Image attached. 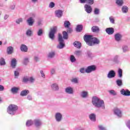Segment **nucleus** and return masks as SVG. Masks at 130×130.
<instances>
[{"mask_svg": "<svg viewBox=\"0 0 130 130\" xmlns=\"http://www.w3.org/2000/svg\"><path fill=\"white\" fill-rule=\"evenodd\" d=\"M71 82L73 84H79V78L78 77L73 78Z\"/></svg>", "mask_w": 130, "mask_h": 130, "instance_id": "obj_33", "label": "nucleus"}, {"mask_svg": "<svg viewBox=\"0 0 130 130\" xmlns=\"http://www.w3.org/2000/svg\"><path fill=\"white\" fill-rule=\"evenodd\" d=\"M84 10L87 14H91L92 13V9L91 6L86 4L84 5Z\"/></svg>", "mask_w": 130, "mask_h": 130, "instance_id": "obj_12", "label": "nucleus"}, {"mask_svg": "<svg viewBox=\"0 0 130 130\" xmlns=\"http://www.w3.org/2000/svg\"><path fill=\"white\" fill-rule=\"evenodd\" d=\"M116 4L119 7H121L123 5V0H116Z\"/></svg>", "mask_w": 130, "mask_h": 130, "instance_id": "obj_40", "label": "nucleus"}, {"mask_svg": "<svg viewBox=\"0 0 130 130\" xmlns=\"http://www.w3.org/2000/svg\"><path fill=\"white\" fill-rule=\"evenodd\" d=\"M93 13L94 15H99L100 14V10L98 8H94Z\"/></svg>", "mask_w": 130, "mask_h": 130, "instance_id": "obj_49", "label": "nucleus"}, {"mask_svg": "<svg viewBox=\"0 0 130 130\" xmlns=\"http://www.w3.org/2000/svg\"><path fill=\"white\" fill-rule=\"evenodd\" d=\"M37 34L38 36L40 37L43 35V29L42 28H40L37 31Z\"/></svg>", "mask_w": 130, "mask_h": 130, "instance_id": "obj_35", "label": "nucleus"}, {"mask_svg": "<svg viewBox=\"0 0 130 130\" xmlns=\"http://www.w3.org/2000/svg\"><path fill=\"white\" fill-rule=\"evenodd\" d=\"M121 12L123 14H127L128 13V7L126 6H123L121 8Z\"/></svg>", "mask_w": 130, "mask_h": 130, "instance_id": "obj_23", "label": "nucleus"}, {"mask_svg": "<svg viewBox=\"0 0 130 130\" xmlns=\"http://www.w3.org/2000/svg\"><path fill=\"white\" fill-rule=\"evenodd\" d=\"M92 38L93 36L91 35H85L84 37V41H85L87 45H89V46H90V45H92L91 42H92Z\"/></svg>", "mask_w": 130, "mask_h": 130, "instance_id": "obj_5", "label": "nucleus"}, {"mask_svg": "<svg viewBox=\"0 0 130 130\" xmlns=\"http://www.w3.org/2000/svg\"><path fill=\"white\" fill-rule=\"evenodd\" d=\"M20 50L22 52H27L28 47L24 44H22L20 46Z\"/></svg>", "mask_w": 130, "mask_h": 130, "instance_id": "obj_20", "label": "nucleus"}, {"mask_svg": "<svg viewBox=\"0 0 130 130\" xmlns=\"http://www.w3.org/2000/svg\"><path fill=\"white\" fill-rule=\"evenodd\" d=\"M28 82L29 83H34V82H35V78L34 77L31 76L30 77H28Z\"/></svg>", "mask_w": 130, "mask_h": 130, "instance_id": "obj_48", "label": "nucleus"}, {"mask_svg": "<svg viewBox=\"0 0 130 130\" xmlns=\"http://www.w3.org/2000/svg\"><path fill=\"white\" fill-rule=\"evenodd\" d=\"M74 54H75V55H76L77 56H81V55H82V51H75L74 52Z\"/></svg>", "mask_w": 130, "mask_h": 130, "instance_id": "obj_46", "label": "nucleus"}, {"mask_svg": "<svg viewBox=\"0 0 130 130\" xmlns=\"http://www.w3.org/2000/svg\"><path fill=\"white\" fill-rule=\"evenodd\" d=\"M109 94H110V95H112V96H116V95H117V93L116 92V91H115V90L112 89V90H110L108 91Z\"/></svg>", "mask_w": 130, "mask_h": 130, "instance_id": "obj_41", "label": "nucleus"}, {"mask_svg": "<svg viewBox=\"0 0 130 130\" xmlns=\"http://www.w3.org/2000/svg\"><path fill=\"white\" fill-rule=\"evenodd\" d=\"M86 4H88V5H93V4H94V0H86Z\"/></svg>", "mask_w": 130, "mask_h": 130, "instance_id": "obj_54", "label": "nucleus"}, {"mask_svg": "<svg viewBox=\"0 0 130 130\" xmlns=\"http://www.w3.org/2000/svg\"><path fill=\"white\" fill-rule=\"evenodd\" d=\"M50 74L51 75V76H53V75L55 74V70L54 69V68H52L50 70Z\"/></svg>", "mask_w": 130, "mask_h": 130, "instance_id": "obj_53", "label": "nucleus"}, {"mask_svg": "<svg viewBox=\"0 0 130 130\" xmlns=\"http://www.w3.org/2000/svg\"><path fill=\"white\" fill-rule=\"evenodd\" d=\"M11 66L12 69L16 68V66H17V60L16 58H13L11 60Z\"/></svg>", "mask_w": 130, "mask_h": 130, "instance_id": "obj_24", "label": "nucleus"}, {"mask_svg": "<svg viewBox=\"0 0 130 130\" xmlns=\"http://www.w3.org/2000/svg\"><path fill=\"white\" fill-rule=\"evenodd\" d=\"M30 93V91L27 89H24L21 91L20 92V96H22L24 97V96H27L28 94Z\"/></svg>", "mask_w": 130, "mask_h": 130, "instance_id": "obj_25", "label": "nucleus"}, {"mask_svg": "<svg viewBox=\"0 0 130 130\" xmlns=\"http://www.w3.org/2000/svg\"><path fill=\"white\" fill-rule=\"evenodd\" d=\"M55 55V52L54 51H52L49 53L48 54V57L49 58H53Z\"/></svg>", "mask_w": 130, "mask_h": 130, "instance_id": "obj_30", "label": "nucleus"}, {"mask_svg": "<svg viewBox=\"0 0 130 130\" xmlns=\"http://www.w3.org/2000/svg\"><path fill=\"white\" fill-rule=\"evenodd\" d=\"M82 30H83V25L82 24L77 25L76 27V31L77 32H81Z\"/></svg>", "mask_w": 130, "mask_h": 130, "instance_id": "obj_34", "label": "nucleus"}, {"mask_svg": "<svg viewBox=\"0 0 130 130\" xmlns=\"http://www.w3.org/2000/svg\"><path fill=\"white\" fill-rule=\"evenodd\" d=\"M99 128L100 130H106V128L104 127L102 125H99Z\"/></svg>", "mask_w": 130, "mask_h": 130, "instance_id": "obj_60", "label": "nucleus"}, {"mask_svg": "<svg viewBox=\"0 0 130 130\" xmlns=\"http://www.w3.org/2000/svg\"><path fill=\"white\" fill-rule=\"evenodd\" d=\"M40 74L41 75L42 78H43V79H45V74H44V72H43V71H41Z\"/></svg>", "mask_w": 130, "mask_h": 130, "instance_id": "obj_57", "label": "nucleus"}, {"mask_svg": "<svg viewBox=\"0 0 130 130\" xmlns=\"http://www.w3.org/2000/svg\"><path fill=\"white\" fill-rule=\"evenodd\" d=\"M122 69L119 68L117 71L118 73V77L119 78H122Z\"/></svg>", "mask_w": 130, "mask_h": 130, "instance_id": "obj_39", "label": "nucleus"}, {"mask_svg": "<svg viewBox=\"0 0 130 130\" xmlns=\"http://www.w3.org/2000/svg\"><path fill=\"white\" fill-rule=\"evenodd\" d=\"M16 24H18V25H20L21 23H23V18H19L16 20Z\"/></svg>", "mask_w": 130, "mask_h": 130, "instance_id": "obj_47", "label": "nucleus"}, {"mask_svg": "<svg viewBox=\"0 0 130 130\" xmlns=\"http://www.w3.org/2000/svg\"><path fill=\"white\" fill-rule=\"evenodd\" d=\"M100 43V40L97 39V38H95L92 37V39L91 40V44L90 46H94V45H97Z\"/></svg>", "mask_w": 130, "mask_h": 130, "instance_id": "obj_10", "label": "nucleus"}, {"mask_svg": "<svg viewBox=\"0 0 130 130\" xmlns=\"http://www.w3.org/2000/svg\"><path fill=\"white\" fill-rule=\"evenodd\" d=\"M20 88L17 87H13L11 88V91L13 94H17L19 92Z\"/></svg>", "mask_w": 130, "mask_h": 130, "instance_id": "obj_26", "label": "nucleus"}, {"mask_svg": "<svg viewBox=\"0 0 130 130\" xmlns=\"http://www.w3.org/2000/svg\"><path fill=\"white\" fill-rule=\"evenodd\" d=\"M65 92L69 95H73L74 94V88L69 86L65 88Z\"/></svg>", "mask_w": 130, "mask_h": 130, "instance_id": "obj_9", "label": "nucleus"}, {"mask_svg": "<svg viewBox=\"0 0 130 130\" xmlns=\"http://www.w3.org/2000/svg\"><path fill=\"white\" fill-rule=\"evenodd\" d=\"M97 70V67L95 65H91L85 69V73L87 74H90L92 73V72H95Z\"/></svg>", "mask_w": 130, "mask_h": 130, "instance_id": "obj_7", "label": "nucleus"}, {"mask_svg": "<svg viewBox=\"0 0 130 130\" xmlns=\"http://www.w3.org/2000/svg\"><path fill=\"white\" fill-rule=\"evenodd\" d=\"M109 20H110V23H111L112 24H114V18H113V17L111 16L109 17Z\"/></svg>", "mask_w": 130, "mask_h": 130, "instance_id": "obj_55", "label": "nucleus"}, {"mask_svg": "<svg viewBox=\"0 0 130 130\" xmlns=\"http://www.w3.org/2000/svg\"><path fill=\"white\" fill-rule=\"evenodd\" d=\"M55 7V3L54 2H50L49 4V8L50 9H53Z\"/></svg>", "mask_w": 130, "mask_h": 130, "instance_id": "obj_51", "label": "nucleus"}, {"mask_svg": "<svg viewBox=\"0 0 130 130\" xmlns=\"http://www.w3.org/2000/svg\"><path fill=\"white\" fill-rule=\"evenodd\" d=\"M87 55L90 58H92V57H93V54H92L91 52H88Z\"/></svg>", "mask_w": 130, "mask_h": 130, "instance_id": "obj_61", "label": "nucleus"}, {"mask_svg": "<svg viewBox=\"0 0 130 130\" xmlns=\"http://www.w3.org/2000/svg\"><path fill=\"white\" fill-rule=\"evenodd\" d=\"M80 72L81 74H84L85 73V72H86V70H85V68H81L80 70Z\"/></svg>", "mask_w": 130, "mask_h": 130, "instance_id": "obj_62", "label": "nucleus"}, {"mask_svg": "<svg viewBox=\"0 0 130 130\" xmlns=\"http://www.w3.org/2000/svg\"><path fill=\"white\" fill-rule=\"evenodd\" d=\"M18 110V106L15 105H10L7 108V113L10 115H15Z\"/></svg>", "mask_w": 130, "mask_h": 130, "instance_id": "obj_2", "label": "nucleus"}, {"mask_svg": "<svg viewBox=\"0 0 130 130\" xmlns=\"http://www.w3.org/2000/svg\"><path fill=\"white\" fill-rule=\"evenodd\" d=\"M62 34L63 39H68V38H69V35H68V32H67V31H63L62 32Z\"/></svg>", "mask_w": 130, "mask_h": 130, "instance_id": "obj_45", "label": "nucleus"}, {"mask_svg": "<svg viewBox=\"0 0 130 130\" xmlns=\"http://www.w3.org/2000/svg\"><path fill=\"white\" fill-rule=\"evenodd\" d=\"M15 8L16 6L15 5H12L10 6V9H11V10H15Z\"/></svg>", "mask_w": 130, "mask_h": 130, "instance_id": "obj_63", "label": "nucleus"}, {"mask_svg": "<svg viewBox=\"0 0 130 130\" xmlns=\"http://www.w3.org/2000/svg\"><path fill=\"white\" fill-rule=\"evenodd\" d=\"M70 26H71V22L68 20H66L64 22V27H65V28H69Z\"/></svg>", "mask_w": 130, "mask_h": 130, "instance_id": "obj_42", "label": "nucleus"}, {"mask_svg": "<svg viewBox=\"0 0 130 130\" xmlns=\"http://www.w3.org/2000/svg\"><path fill=\"white\" fill-rule=\"evenodd\" d=\"M26 99H27V100H29V101H32V100H33L32 96H31L30 95H28L26 97Z\"/></svg>", "mask_w": 130, "mask_h": 130, "instance_id": "obj_58", "label": "nucleus"}, {"mask_svg": "<svg viewBox=\"0 0 130 130\" xmlns=\"http://www.w3.org/2000/svg\"><path fill=\"white\" fill-rule=\"evenodd\" d=\"M56 31H57V27L56 26H54L50 29L49 33V38L51 40H54V38H55V34L56 33Z\"/></svg>", "mask_w": 130, "mask_h": 130, "instance_id": "obj_4", "label": "nucleus"}, {"mask_svg": "<svg viewBox=\"0 0 130 130\" xmlns=\"http://www.w3.org/2000/svg\"><path fill=\"white\" fill-rule=\"evenodd\" d=\"M92 32H98L99 31V27L97 26H93L91 28Z\"/></svg>", "mask_w": 130, "mask_h": 130, "instance_id": "obj_44", "label": "nucleus"}, {"mask_svg": "<svg viewBox=\"0 0 130 130\" xmlns=\"http://www.w3.org/2000/svg\"><path fill=\"white\" fill-rule=\"evenodd\" d=\"M26 22L28 26H33V24L35 23V19H32V17H29L26 20Z\"/></svg>", "mask_w": 130, "mask_h": 130, "instance_id": "obj_19", "label": "nucleus"}, {"mask_svg": "<svg viewBox=\"0 0 130 130\" xmlns=\"http://www.w3.org/2000/svg\"><path fill=\"white\" fill-rule=\"evenodd\" d=\"M120 93L123 96H130V91L128 89H122L120 90Z\"/></svg>", "mask_w": 130, "mask_h": 130, "instance_id": "obj_14", "label": "nucleus"}, {"mask_svg": "<svg viewBox=\"0 0 130 130\" xmlns=\"http://www.w3.org/2000/svg\"><path fill=\"white\" fill-rule=\"evenodd\" d=\"M114 39L116 42H120L122 39V35L120 33H117L114 35Z\"/></svg>", "mask_w": 130, "mask_h": 130, "instance_id": "obj_11", "label": "nucleus"}, {"mask_svg": "<svg viewBox=\"0 0 130 130\" xmlns=\"http://www.w3.org/2000/svg\"><path fill=\"white\" fill-rule=\"evenodd\" d=\"M63 14V11L60 10H56L55 12V15L57 18H61Z\"/></svg>", "mask_w": 130, "mask_h": 130, "instance_id": "obj_15", "label": "nucleus"}, {"mask_svg": "<svg viewBox=\"0 0 130 130\" xmlns=\"http://www.w3.org/2000/svg\"><path fill=\"white\" fill-rule=\"evenodd\" d=\"M116 84L118 87H121L122 85V80L121 79H118L116 81Z\"/></svg>", "mask_w": 130, "mask_h": 130, "instance_id": "obj_43", "label": "nucleus"}, {"mask_svg": "<svg viewBox=\"0 0 130 130\" xmlns=\"http://www.w3.org/2000/svg\"><path fill=\"white\" fill-rule=\"evenodd\" d=\"M119 58V56L117 55H115L113 58V61L115 62V63H119V60H118Z\"/></svg>", "mask_w": 130, "mask_h": 130, "instance_id": "obj_32", "label": "nucleus"}, {"mask_svg": "<svg viewBox=\"0 0 130 130\" xmlns=\"http://www.w3.org/2000/svg\"><path fill=\"white\" fill-rule=\"evenodd\" d=\"M29 58L28 57H25L23 58V63L25 66H27L29 63Z\"/></svg>", "mask_w": 130, "mask_h": 130, "instance_id": "obj_36", "label": "nucleus"}, {"mask_svg": "<svg viewBox=\"0 0 130 130\" xmlns=\"http://www.w3.org/2000/svg\"><path fill=\"white\" fill-rule=\"evenodd\" d=\"M76 60V57H75V56H74V55H71L70 56V61H71V62H75Z\"/></svg>", "mask_w": 130, "mask_h": 130, "instance_id": "obj_50", "label": "nucleus"}, {"mask_svg": "<svg viewBox=\"0 0 130 130\" xmlns=\"http://www.w3.org/2000/svg\"><path fill=\"white\" fill-rule=\"evenodd\" d=\"M14 52V47L12 46H9L7 49V53L11 55Z\"/></svg>", "mask_w": 130, "mask_h": 130, "instance_id": "obj_22", "label": "nucleus"}, {"mask_svg": "<svg viewBox=\"0 0 130 130\" xmlns=\"http://www.w3.org/2000/svg\"><path fill=\"white\" fill-rule=\"evenodd\" d=\"M29 18H32V19H34L35 18H36V14L35 13L31 14V16Z\"/></svg>", "mask_w": 130, "mask_h": 130, "instance_id": "obj_64", "label": "nucleus"}, {"mask_svg": "<svg viewBox=\"0 0 130 130\" xmlns=\"http://www.w3.org/2000/svg\"><path fill=\"white\" fill-rule=\"evenodd\" d=\"M67 32L68 33H72L73 32V29L70 27H67Z\"/></svg>", "mask_w": 130, "mask_h": 130, "instance_id": "obj_59", "label": "nucleus"}, {"mask_svg": "<svg viewBox=\"0 0 130 130\" xmlns=\"http://www.w3.org/2000/svg\"><path fill=\"white\" fill-rule=\"evenodd\" d=\"M23 82H24V83H27V82H29V77H24L23 79Z\"/></svg>", "mask_w": 130, "mask_h": 130, "instance_id": "obj_56", "label": "nucleus"}, {"mask_svg": "<svg viewBox=\"0 0 130 130\" xmlns=\"http://www.w3.org/2000/svg\"><path fill=\"white\" fill-rule=\"evenodd\" d=\"M6 60L5 58L4 57H1L0 58V66H6Z\"/></svg>", "mask_w": 130, "mask_h": 130, "instance_id": "obj_38", "label": "nucleus"}, {"mask_svg": "<svg viewBox=\"0 0 130 130\" xmlns=\"http://www.w3.org/2000/svg\"><path fill=\"white\" fill-rule=\"evenodd\" d=\"M20 75V73L18 71H14V76H15V79H18L19 78V76Z\"/></svg>", "mask_w": 130, "mask_h": 130, "instance_id": "obj_52", "label": "nucleus"}, {"mask_svg": "<svg viewBox=\"0 0 130 130\" xmlns=\"http://www.w3.org/2000/svg\"><path fill=\"white\" fill-rule=\"evenodd\" d=\"M58 42L59 44L57 46V48L58 49H62L65 46L64 41L62 38V36L60 34H58Z\"/></svg>", "mask_w": 130, "mask_h": 130, "instance_id": "obj_3", "label": "nucleus"}, {"mask_svg": "<svg viewBox=\"0 0 130 130\" xmlns=\"http://www.w3.org/2000/svg\"><path fill=\"white\" fill-rule=\"evenodd\" d=\"M92 104L96 108H102V109H105V104H104V101L100 99L99 98L94 96L91 99Z\"/></svg>", "mask_w": 130, "mask_h": 130, "instance_id": "obj_1", "label": "nucleus"}, {"mask_svg": "<svg viewBox=\"0 0 130 130\" xmlns=\"http://www.w3.org/2000/svg\"><path fill=\"white\" fill-rule=\"evenodd\" d=\"M73 45L75 46V47H77V48H81V43L79 42H74Z\"/></svg>", "mask_w": 130, "mask_h": 130, "instance_id": "obj_37", "label": "nucleus"}, {"mask_svg": "<svg viewBox=\"0 0 130 130\" xmlns=\"http://www.w3.org/2000/svg\"><path fill=\"white\" fill-rule=\"evenodd\" d=\"M106 32L108 35H112L114 33V28L112 27H108L106 28Z\"/></svg>", "mask_w": 130, "mask_h": 130, "instance_id": "obj_17", "label": "nucleus"}, {"mask_svg": "<svg viewBox=\"0 0 130 130\" xmlns=\"http://www.w3.org/2000/svg\"><path fill=\"white\" fill-rule=\"evenodd\" d=\"M51 88L53 91H58V90H59L58 84H57V83H53L51 85Z\"/></svg>", "mask_w": 130, "mask_h": 130, "instance_id": "obj_21", "label": "nucleus"}, {"mask_svg": "<svg viewBox=\"0 0 130 130\" xmlns=\"http://www.w3.org/2000/svg\"><path fill=\"white\" fill-rule=\"evenodd\" d=\"M122 50L123 53H125V52H127V51L129 50V48H128V46L124 45L122 47Z\"/></svg>", "mask_w": 130, "mask_h": 130, "instance_id": "obj_29", "label": "nucleus"}, {"mask_svg": "<svg viewBox=\"0 0 130 130\" xmlns=\"http://www.w3.org/2000/svg\"><path fill=\"white\" fill-rule=\"evenodd\" d=\"M115 77V71L113 70H111L109 72L107 75V78L108 79H112Z\"/></svg>", "mask_w": 130, "mask_h": 130, "instance_id": "obj_16", "label": "nucleus"}, {"mask_svg": "<svg viewBox=\"0 0 130 130\" xmlns=\"http://www.w3.org/2000/svg\"><path fill=\"white\" fill-rule=\"evenodd\" d=\"M34 124V121L32 120H28L26 122L25 125L26 126L29 127V126H31V125H32Z\"/></svg>", "mask_w": 130, "mask_h": 130, "instance_id": "obj_28", "label": "nucleus"}, {"mask_svg": "<svg viewBox=\"0 0 130 130\" xmlns=\"http://www.w3.org/2000/svg\"><path fill=\"white\" fill-rule=\"evenodd\" d=\"M26 36H27L28 37H31V36H32V35H33V31H32V30L29 29H27L26 31V33H25Z\"/></svg>", "mask_w": 130, "mask_h": 130, "instance_id": "obj_31", "label": "nucleus"}, {"mask_svg": "<svg viewBox=\"0 0 130 130\" xmlns=\"http://www.w3.org/2000/svg\"><path fill=\"white\" fill-rule=\"evenodd\" d=\"M114 114L118 118L122 117V111L118 108H115L114 109Z\"/></svg>", "mask_w": 130, "mask_h": 130, "instance_id": "obj_6", "label": "nucleus"}, {"mask_svg": "<svg viewBox=\"0 0 130 130\" xmlns=\"http://www.w3.org/2000/svg\"><path fill=\"white\" fill-rule=\"evenodd\" d=\"M55 118L57 122H60L62 120V114L60 112L56 113L55 114Z\"/></svg>", "mask_w": 130, "mask_h": 130, "instance_id": "obj_8", "label": "nucleus"}, {"mask_svg": "<svg viewBox=\"0 0 130 130\" xmlns=\"http://www.w3.org/2000/svg\"><path fill=\"white\" fill-rule=\"evenodd\" d=\"M88 96H89V93L87 91H82L80 92V96L82 98H83V99L88 98Z\"/></svg>", "mask_w": 130, "mask_h": 130, "instance_id": "obj_18", "label": "nucleus"}, {"mask_svg": "<svg viewBox=\"0 0 130 130\" xmlns=\"http://www.w3.org/2000/svg\"><path fill=\"white\" fill-rule=\"evenodd\" d=\"M34 123L36 127L39 128L41 125H42V122L39 119H36L34 120Z\"/></svg>", "mask_w": 130, "mask_h": 130, "instance_id": "obj_13", "label": "nucleus"}, {"mask_svg": "<svg viewBox=\"0 0 130 130\" xmlns=\"http://www.w3.org/2000/svg\"><path fill=\"white\" fill-rule=\"evenodd\" d=\"M89 118L91 120V121H96V114L94 113H91L89 114Z\"/></svg>", "mask_w": 130, "mask_h": 130, "instance_id": "obj_27", "label": "nucleus"}]
</instances>
